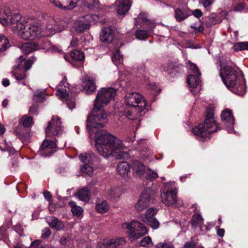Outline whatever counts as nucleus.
<instances>
[{
	"instance_id": "1",
	"label": "nucleus",
	"mask_w": 248,
	"mask_h": 248,
	"mask_svg": "<svg viewBox=\"0 0 248 248\" xmlns=\"http://www.w3.org/2000/svg\"><path fill=\"white\" fill-rule=\"evenodd\" d=\"M116 90L112 87L101 88L94 101L92 114L88 116L87 127L90 134L96 132L97 128L104 126L108 113L102 109L107 106L116 95Z\"/></svg>"
},
{
	"instance_id": "2",
	"label": "nucleus",
	"mask_w": 248,
	"mask_h": 248,
	"mask_svg": "<svg viewBox=\"0 0 248 248\" xmlns=\"http://www.w3.org/2000/svg\"><path fill=\"white\" fill-rule=\"evenodd\" d=\"M95 133V147L101 155L105 158L112 155L118 159L128 158V152L123 151L125 146L121 140L106 131L101 130L99 132L96 130Z\"/></svg>"
},
{
	"instance_id": "3",
	"label": "nucleus",
	"mask_w": 248,
	"mask_h": 248,
	"mask_svg": "<svg viewBox=\"0 0 248 248\" xmlns=\"http://www.w3.org/2000/svg\"><path fill=\"white\" fill-rule=\"evenodd\" d=\"M220 75L224 84L233 93L239 95L244 94L245 81L234 67L229 64L221 66Z\"/></svg>"
},
{
	"instance_id": "4",
	"label": "nucleus",
	"mask_w": 248,
	"mask_h": 248,
	"mask_svg": "<svg viewBox=\"0 0 248 248\" xmlns=\"http://www.w3.org/2000/svg\"><path fill=\"white\" fill-rule=\"evenodd\" d=\"M125 102L128 106L125 110L126 116L129 120H135L134 126L138 128L140 122L139 118L142 115L146 102L141 94L133 92L126 94Z\"/></svg>"
},
{
	"instance_id": "5",
	"label": "nucleus",
	"mask_w": 248,
	"mask_h": 248,
	"mask_svg": "<svg viewBox=\"0 0 248 248\" xmlns=\"http://www.w3.org/2000/svg\"><path fill=\"white\" fill-rule=\"evenodd\" d=\"M14 30L18 36L25 40H34L43 37V31L37 23L31 20L21 19Z\"/></svg>"
},
{
	"instance_id": "6",
	"label": "nucleus",
	"mask_w": 248,
	"mask_h": 248,
	"mask_svg": "<svg viewBox=\"0 0 248 248\" xmlns=\"http://www.w3.org/2000/svg\"><path fill=\"white\" fill-rule=\"evenodd\" d=\"M213 111L212 108H208L204 123L199 124L193 129L194 134L202 138V140L207 137L210 133L217 132L219 128L214 120Z\"/></svg>"
},
{
	"instance_id": "7",
	"label": "nucleus",
	"mask_w": 248,
	"mask_h": 248,
	"mask_svg": "<svg viewBox=\"0 0 248 248\" xmlns=\"http://www.w3.org/2000/svg\"><path fill=\"white\" fill-rule=\"evenodd\" d=\"M174 184V182H172L166 184L165 188L161 193V202L167 206H181L183 202L177 198V189H172L170 187V185Z\"/></svg>"
},
{
	"instance_id": "8",
	"label": "nucleus",
	"mask_w": 248,
	"mask_h": 248,
	"mask_svg": "<svg viewBox=\"0 0 248 248\" xmlns=\"http://www.w3.org/2000/svg\"><path fill=\"white\" fill-rule=\"evenodd\" d=\"M57 90L56 95L62 101H65L68 108L72 110L75 108L76 103L75 99L73 98H68L70 88L67 82V79L64 77L60 82L57 86Z\"/></svg>"
},
{
	"instance_id": "9",
	"label": "nucleus",
	"mask_w": 248,
	"mask_h": 248,
	"mask_svg": "<svg viewBox=\"0 0 248 248\" xmlns=\"http://www.w3.org/2000/svg\"><path fill=\"white\" fill-rule=\"evenodd\" d=\"M122 227L129 230V236L133 239H138L148 232L145 226L138 221H133L129 223H124Z\"/></svg>"
},
{
	"instance_id": "10",
	"label": "nucleus",
	"mask_w": 248,
	"mask_h": 248,
	"mask_svg": "<svg viewBox=\"0 0 248 248\" xmlns=\"http://www.w3.org/2000/svg\"><path fill=\"white\" fill-rule=\"evenodd\" d=\"M21 19V16L19 14L12 15L10 9L8 7L0 9V23L4 26L10 25L14 28Z\"/></svg>"
},
{
	"instance_id": "11",
	"label": "nucleus",
	"mask_w": 248,
	"mask_h": 248,
	"mask_svg": "<svg viewBox=\"0 0 248 248\" xmlns=\"http://www.w3.org/2000/svg\"><path fill=\"white\" fill-rule=\"evenodd\" d=\"M155 192L148 188L145 189L140 197L137 203L135 205V208L139 211L145 209L152 203L155 197Z\"/></svg>"
},
{
	"instance_id": "12",
	"label": "nucleus",
	"mask_w": 248,
	"mask_h": 248,
	"mask_svg": "<svg viewBox=\"0 0 248 248\" xmlns=\"http://www.w3.org/2000/svg\"><path fill=\"white\" fill-rule=\"evenodd\" d=\"M63 132V128L60 119L57 116H52L51 120L48 123L46 128V137H53L58 136Z\"/></svg>"
},
{
	"instance_id": "13",
	"label": "nucleus",
	"mask_w": 248,
	"mask_h": 248,
	"mask_svg": "<svg viewBox=\"0 0 248 248\" xmlns=\"http://www.w3.org/2000/svg\"><path fill=\"white\" fill-rule=\"evenodd\" d=\"M93 16V15H87L79 17L74 24L76 30L79 32H82L88 30L90 27Z\"/></svg>"
},
{
	"instance_id": "14",
	"label": "nucleus",
	"mask_w": 248,
	"mask_h": 248,
	"mask_svg": "<svg viewBox=\"0 0 248 248\" xmlns=\"http://www.w3.org/2000/svg\"><path fill=\"white\" fill-rule=\"evenodd\" d=\"M221 118L228 132H232L233 131L234 118L232 110L229 109L224 110L221 114Z\"/></svg>"
},
{
	"instance_id": "15",
	"label": "nucleus",
	"mask_w": 248,
	"mask_h": 248,
	"mask_svg": "<svg viewBox=\"0 0 248 248\" xmlns=\"http://www.w3.org/2000/svg\"><path fill=\"white\" fill-rule=\"evenodd\" d=\"M57 145L53 141L46 140L42 143L40 148V154L43 156L51 155L56 151Z\"/></svg>"
},
{
	"instance_id": "16",
	"label": "nucleus",
	"mask_w": 248,
	"mask_h": 248,
	"mask_svg": "<svg viewBox=\"0 0 248 248\" xmlns=\"http://www.w3.org/2000/svg\"><path fill=\"white\" fill-rule=\"evenodd\" d=\"M200 76L195 74H190L187 78L186 81L191 89V92L193 94H197L201 90V86L200 84Z\"/></svg>"
},
{
	"instance_id": "17",
	"label": "nucleus",
	"mask_w": 248,
	"mask_h": 248,
	"mask_svg": "<svg viewBox=\"0 0 248 248\" xmlns=\"http://www.w3.org/2000/svg\"><path fill=\"white\" fill-rule=\"evenodd\" d=\"M56 6L64 10L73 9L79 0H50Z\"/></svg>"
},
{
	"instance_id": "18",
	"label": "nucleus",
	"mask_w": 248,
	"mask_h": 248,
	"mask_svg": "<svg viewBox=\"0 0 248 248\" xmlns=\"http://www.w3.org/2000/svg\"><path fill=\"white\" fill-rule=\"evenodd\" d=\"M119 15H124L129 10L131 6L130 0H117L115 3Z\"/></svg>"
},
{
	"instance_id": "19",
	"label": "nucleus",
	"mask_w": 248,
	"mask_h": 248,
	"mask_svg": "<svg viewBox=\"0 0 248 248\" xmlns=\"http://www.w3.org/2000/svg\"><path fill=\"white\" fill-rule=\"evenodd\" d=\"M36 61V58L32 57L28 60H25L23 56H20L16 61L17 65L14 67L15 69L23 68L25 71L29 70L33 62Z\"/></svg>"
},
{
	"instance_id": "20",
	"label": "nucleus",
	"mask_w": 248,
	"mask_h": 248,
	"mask_svg": "<svg viewBox=\"0 0 248 248\" xmlns=\"http://www.w3.org/2000/svg\"><path fill=\"white\" fill-rule=\"evenodd\" d=\"M46 220L48 225L51 228H54L57 230H62L64 227V223L55 217H46Z\"/></svg>"
},
{
	"instance_id": "21",
	"label": "nucleus",
	"mask_w": 248,
	"mask_h": 248,
	"mask_svg": "<svg viewBox=\"0 0 248 248\" xmlns=\"http://www.w3.org/2000/svg\"><path fill=\"white\" fill-rule=\"evenodd\" d=\"M84 90L86 91V93L88 94L93 93L96 88L94 83V79L88 76H86L84 78Z\"/></svg>"
},
{
	"instance_id": "22",
	"label": "nucleus",
	"mask_w": 248,
	"mask_h": 248,
	"mask_svg": "<svg viewBox=\"0 0 248 248\" xmlns=\"http://www.w3.org/2000/svg\"><path fill=\"white\" fill-rule=\"evenodd\" d=\"M113 38V31L111 28L105 27L102 30L100 34L101 41L106 43H109L112 41Z\"/></svg>"
},
{
	"instance_id": "23",
	"label": "nucleus",
	"mask_w": 248,
	"mask_h": 248,
	"mask_svg": "<svg viewBox=\"0 0 248 248\" xmlns=\"http://www.w3.org/2000/svg\"><path fill=\"white\" fill-rule=\"evenodd\" d=\"M124 242L122 238L111 239L104 243L100 248H119Z\"/></svg>"
},
{
	"instance_id": "24",
	"label": "nucleus",
	"mask_w": 248,
	"mask_h": 248,
	"mask_svg": "<svg viewBox=\"0 0 248 248\" xmlns=\"http://www.w3.org/2000/svg\"><path fill=\"white\" fill-rule=\"evenodd\" d=\"M132 168L134 173L138 176L142 175L146 171L145 166L138 160L133 161Z\"/></svg>"
},
{
	"instance_id": "25",
	"label": "nucleus",
	"mask_w": 248,
	"mask_h": 248,
	"mask_svg": "<svg viewBox=\"0 0 248 248\" xmlns=\"http://www.w3.org/2000/svg\"><path fill=\"white\" fill-rule=\"evenodd\" d=\"M138 19L139 20L141 21V23L143 26H147L148 29L147 31L149 32H151L156 26L155 22L153 20H149L146 17H144L142 14L139 15Z\"/></svg>"
},
{
	"instance_id": "26",
	"label": "nucleus",
	"mask_w": 248,
	"mask_h": 248,
	"mask_svg": "<svg viewBox=\"0 0 248 248\" xmlns=\"http://www.w3.org/2000/svg\"><path fill=\"white\" fill-rule=\"evenodd\" d=\"M81 161L84 164H93L96 159V155L93 154L83 153L79 155Z\"/></svg>"
},
{
	"instance_id": "27",
	"label": "nucleus",
	"mask_w": 248,
	"mask_h": 248,
	"mask_svg": "<svg viewBox=\"0 0 248 248\" xmlns=\"http://www.w3.org/2000/svg\"><path fill=\"white\" fill-rule=\"evenodd\" d=\"M191 15V11L186 9H177L175 11V16L177 21H182Z\"/></svg>"
},
{
	"instance_id": "28",
	"label": "nucleus",
	"mask_w": 248,
	"mask_h": 248,
	"mask_svg": "<svg viewBox=\"0 0 248 248\" xmlns=\"http://www.w3.org/2000/svg\"><path fill=\"white\" fill-rule=\"evenodd\" d=\"M82 201L87 202L90 199V191L87 187H83L78 190L75 195Z\"/></svg>"
},
{
	"instance_id": "29",
	"label": "nucleus",
	"mask_w": 248,
	"mask_h": 248,
	"mask_svg": "<svg viewBox=\"0 0 248 248\" xmlns=\"http://www.w3.org/2000/svg\"><path fill=\"white\" fill-rule=\"evenodd\" d=\"M39 48V47L33 42H29L23 44L20 49L24 53L27 54Z\"/></svg>"
},
{
	"instance_id": "30",
	"label": "nucleus",
	"mask_w": 248,
	"mask_h": 248,
	"mask_svg": "<svg viewBox=\"0 0 248 248\" xmlns=\"http://www.w3.org/2000/svg\"><path fill=\"white\" fill-rule=\"evenodd\" d=\"M117 170L122 176L125 177L129 171L130 166L126 162H121L118 164Z\"/></svg>"
},
{
	"instance_id": "31",
	"label": "nucleus",
	"mask_w": 248,
	"mask_h": 248,
	"mask_svg": "<svg viewBox=\"0 0 248 248\" xmlns=\"http://www.w3.org/2000/svg\"><path fill=\"white\" fill-rule=\"evenodd\" d=\"M66 27L67 25L65 24L62 25V28H60V29H56L55 27H47L46 29V30L44 31H43V37L51 36L55 34L57 31L60 32L64 30Z\"/></svg>"
},
{
	"instance_id": "32",
	"label": "nucleus",
	"mask_w": 248,
	"mask_h": 248,
	"mask_svg": "<svg viewBox=\"0 0 248 248\" xmlns=\"http://www.w3.org/2000/svg\"><path fill=\"white\" fill-rule=\"evenodd\" d=\"M69 205L71 207V212L74 216L80 217L82 215L83 209L79 206L76 205L75 202L70 201L69 202Z\"/></svg>"
},
{
	"instance_id": "33",
	"label": "nucleus",
	"mask_w": 248,
	"mask_h": 248,
	"mask_svg": "<svg viewBox=\"0 0 248 248\" xmlns=\"http://www.w3.org/2000/svg\"><path fill=\"white\" fill-rule=\"evenodd\" d=\"M109 208V206L106 201H102L100 202L96 203L95 209L96 211L100 213H105L107 212Z\"/></svg>"
},
{
	"instance_id": "34",
	"label": "nucleus",
	"mask_w": 248,
	"mask_h": 248,
	"mask_svg": "<svg viewBox=\"0 0 248 248\" xmlns=\"http://www.w3.org/2000/svg\"><path fill=\"white\" fill-rule=\"evenodd\" d=\"M112 60L113 63L117 66L123 63V57L120 54L119 50H116L112 56Z\"/></svg>"
},
{
	"instance_id": "35",
	"label": "nucleus",
	"mask_w": 248,
	"mask_h": 248,
	"mask_svg": "<svg viewBox=\"0 0 248 248\" xmlns=\"http://www.w3.org/2000/svg\"><path fill=\"white\" fill-rule=\"evenodd\" d=\"M45 90H40L36 91L34 94L33 100L36 102H43L45 99Z\"/></svg>"
},
{
	"instance_id": "36",
	"label": "nucleus",
	"mask_w": 248,
	"mask_h": 248,
	"mask_svg": "<svg viewBox=\"0 0 248 248\" xmlns=\"http://www.w3.org/2000/svg\"><path fill=\"white\" fill-rule=\"evenodd\" d=\"M157 211L155 209L150 208L148 209L141 217V219L143 221L154 218L153 216L155 215Z\"/></svg>"
},
{
	"instance_id": "37",
	"label": "nucleus",
	"mask_w": 248,
	"mask_h": 248,
	"mask_svg": "<svg viewBox=\"0 0 248 248\" xmlns=\"http://www.w3.org/2000/svg\"><path fill=\"white\" fill-rule=\"evenodd\" d=\"M203 223V219L199 214H194L192 216V227L195 228L197 227L200 226Z\"/></svg>"
},
{
	"instance_id": "38",
	"label": "nucleus",
	"mask_w": 248,
	"mask_h": 248,
	"mask_svg": "<svg viewBox=\"0 0 248 248\" xmlns=\"http://www.w3.org/2000/svg\"><path fill=\"white\" fill-rule=\"evenodd\" d=\"M9 46L8 40L3 35L0 34V52L5 51Z\"/></svg>"
},
{
	"instance_id": "39",
	"label": "nucleus",
	"mask_w": 248,
	"mask_h": 248,
	"mask_svg": "<svg viewBox=\"0 0 248 248\" xmlns=\"http://www.w3.org/2000/svg\"><path fill=\"white\" fill-rule=\"evenodd\" d=\"M71 57L77 61H81L84 59L83 53L80 50H74L70 54Z\"/></svg>"
},
{
	"instance_id": "40",
	"label": "nucleus",
	"mask_w": 248,
	"mask_h": 248,
	"mask_svg": "<svg viewBox=\"0 0 248 248\" xmlns=\"http://www.w3.org/2000/svg\"><path fill=\"white\" fill-rule=\"evenodd\" d=\"M233 49L235 51L242 50H248V42H242L236 43L233 46Z\"/></svg>"
},
{
	"instance_id": "41",
	"label": "nucleus",
	"mask_w": 248,
	"mask_h": 248,
	"mask_svg": "<svg viewBox=\"0 0 248 248\" xmlns=\"http://www.w3.org/2000/svg\"><path fill=\"white\" fill-rule=\"evenodd\" d=\"M24 127H28L31 126L33 123L32 118L31 117L24 116L19 121Z\"/></svg>"
},
{
	"instance_id": "42",
	"label": "nucleus",
	"mask_w": 248,
	"mask_h": 248,
	"mask_svg": "<svg viewBox=\"0 0 248 248\" xmlns=\"http://www.w3.org/2000/svg\"><path fill=\"white\" fill-rule=\"evenodd\" d=\"M149 33L144 30H139L136 31L135 35L139 40H145L148 37Z\"/></svg>"
},
{
	"instance_id": "43",
	"label": "nucleus",
	"mask_w": 248,
	"mask_h": 248,
	"mask_svg": "<svg viewBox=\"0 0 248 248\" xmlns=\"http://www.w3.org/2000/svg\"><path fill=\"white\" fill-rule=\"evenodd\" d=\"M144 222L150 225L154 229H157L159 226V223L155 218H152Z\"/></svg>"
},
{
	"instance_id": "44",
	"label": "nucleus",
	"mask_w": 248,
	"mask_h": 248,
	"mask_svg": "<svg viewBox=\"0 0 248 248\" xmlns=\"http://www.w3.org/2000/svg\"><path fill=\"white\" fill-rule=\"evenodd\" d=\"M158 176V174L155 171L152 170L150 169H148L146 171V177L148 180L153 181L155 178H157Z\"/></svg>"
},
{
	"instance_id": "45",
	"label": "nucleus",
	"mask_w": 248,
	"mask_h": 248,
	"mask_svg": "<svg viewBox=\"0 0 248 248\" xmlns=\"http://www.w3.org/2000/svg\"><path fill=\"white\" fill-rule=\"evenodd\" d=\"M90 165L84 164L81 168V170L89 176H91L93 173V168Z\"/></svg>"
},
{
	"instance_id": "46",
	"label": "nucleus",
	"mask_w": 248,
	"mask_h": 248,
	"mask_svg": "<svg viewBox=\"0 0 248 248\" xmlns=\"http://www.w3.org/2000/svg\"><path fill=\"white\" fill-rule=\"evenodd\" d=\"M86 6L90 9H93L98 5V0H86Z\"/></svg>"
},
{
	"instance_id": "47",
	"label": "nucleus",
	"mask_w": 248,
	"mask_h": 248,
	"mask_svg": "<svg viewBox=\"0 0 248 248\" xmlns=\"http://www.w3.org/2000/svg\"><path fill=\"white\" fill-rule=\"evenodd\" d=\"M187 67L189 68V69L192 70V72L193 74H197L199 76L201 75V73L200 72L197 66L194 64L190 62H188L187 63Z\"/></svg>"
},
{
	"instance_id": "48",
	"label": "nucleus",
	"mask_w": 248,
	"mask_h": 248,
	"mask_svg": "<svg viewBox=\"0 0 248 248\" xmlns=\"http://www.w3.org/2000/svg\"><path fill=\"white\" fill-rule=\"evenodd\" d=\"M140 244L142 247H147L149 246L150 245H152V242L151 238L149 236L145 237L141 240Z\"/></svg>"
},
{
	"instance_id": "49",
	"label": "nucleus",
	"mask_w": 248,
	"mask_h": 248,
	"mask_svg": "<svg viewBox=\"0 0 248 248\" xmlns=\"http://www.w3.org/2000/svg\"><path fill=\"white\" fill-rule=\"evenodd\" d=\"M155 248H174L172 243H160L158 244Z\"/></svg>"
},
{
	"instance_id": "50",
	"label": "nucleus",
	"mask_w": 248,
	"mask_h": 248,
	"mask_svg": "<svg viewBox=\"0 0 248 248\" xmlns=\"http://www.w3.org/2000/svg\"><path fill=\"white\" fill-rule=\"evenodd\" d=\"M51 231L48 228H46L42 231V237L46 238L51 235Z\"/></svg>"
},
{
	"instance_id": "51",
	"label": "nucleus",
	"mask_w": 248,
	"mask_h": 248,
	"mask_svg": "<svg viewBox=\"0 0 248 248\" xmlns=\"http://www.w3.org/2000/svg\"><path fill=\"white\" fill-rule=\"evenodd\" d=\"M13 75L15 77L16 79L17 80H20L23 79H24L26 75L24 73L22 74H17V73H14L13 72H12Z\"/></svg>"
},
{
	"instance_id": "52",
	"label": "nucleus",
	"mask_w": 248,
	"mask_h": 248,
	"mask_svg": "<svg viewBox=\"0 0 248 248\" xmlns=\"http://www.w3.org/2000/svg\"><path fill=\"white\" fill-rule=\"evenodd\" d=\"M149 88L153 91H155L156 92H159L160 89L158 87L156 83H150L149 84Z\"/></svg>"
},
{
	"instance_id": "53",
	"label": "nucleus",
	"mask_w": 248,
	"mask_h": 248,
	"mask_svg": "<svg viewBox=\"0 0 248 248\" xmlns=\"http://www.w3.org/2000/svg\"><path fill=\"white\" fill-rule=\"evenodd\" d=\"M214 1V0H202V3L205 8L211 5Z\"/></svg>"
},
{
	"instance_id": "54",
	"label": "nucleus",
	"mask_w": 248,
	"mask_h": 248,
	"mask_svg": "<svg viewBox=\"0 0 248 248\" xmlns=\"http://www.w3.org/2000/svg\"><path fill=\"white\" fill-rule=\"evenodd\" d=\"M192 13L195 17L198 18L200 17L202 15L201 11L199 9H196L194 10L192 12H191V14Z\"/></svg>"
},
{
	"instance_id": "55",
	"label": "nucleus",
	"mask_w": 248,
	"mask_h": 248,
	"mask_svg": "<svg viewBox=\"0 0 248 248\" xmlns=\"http://www.w3.org/2000/svg\"><path fill=\"white\" fill-rule=\"evenodd\" d=\"M38 109V106L37 105H33L31 106L29 109V111L30 113L32 114H36L37 113Z\"/></svg>"
},
{
	"instance_id": "56",
	"label": "nucleus",
	"mask_w": 248,
	"mask_h": 248,
	"mask_svg": "<svg viewBox=\"0 0 248 248\" xmlns=\"http://www.w3.org/2000/svg\"><path fill=\"white\" fill-rule=\"evenodd\" d=\"M244 8V4L242 3H239L237 5L234 7L235 11H240L243 10Z\"/></svg>"
},
{
	"instance_id": "57",
	"label": "nucleus",
	"mask_w": 248,
	"mask_h": 248,
	"mask_svg": "<svg viewBox=\"0 0 248 248\" xmlns=\"http://www.w3.org/2000/svg\"><path fill=\"white\" fill-rule=\"evenodd\" d=\"M41 243V241L39 240H36L32 242L31 245V248H37Z\"/></svg>"
},
{
	"instance_id": "58",
	"label": "nucleus",
	"mask_w": 248,
	"mask_h": 248,
	"mask_svg": "<svg viewBox=\"0 0 248 248\" xmlns=\"http://www.w3.org/2000/svg\"><path fill=\"white\" fill-rule=\"evenodd\" d=\"M78 40L77 38L73 37L71 42L70 43V46L74 47L77 46Z\"/></svg>"
},
{
	"instance_id": "59",
	"label": "nucleus",
	"mask_w": 248,
	"mask_h": 248,
	"mask_svg": "<svg viewBox=\"0 0 248 248\" xmlns=\"http://www.w3.org/2000/svg\"><path fill=\"white\" fill-rule=\"evenodd\" d=\"M191 27L196 30V31H197L199 32H202L204 30V27L202 25H199L198 27H197L195 25H191Z\"/></svg>"
},
{
	"instance_id": "60",
	"label": "nucleus",
	"mask_w": 248,
	"mask_h": 248,
	"mask_svg": "<svg viewBox=\"0 0 248 248\" xmlns=\"http://www.w3.org/2000/svg\"><path fill=\"white\" fill-rule=\"evenodd\" d=\"M115 194V191L114 189L110 188L108 191V195L110 199L114 198Z\"/></svg>"
},
{
	"instance_id": "61",
	"label": "nucleus",
	"mask_w": 248,
	"mask_h": 248,
	"mask_svg": "<svg viewBox=\"0 0 248 248\" xmlns=\"http://www.w3.org/2000/svg\"><path fill=\"white\" fill-rule=\"evenodd\" d=\"M43 195L45 198L48 201L50 200L51 199V196L50 193L47 191H45L43 192Z\"/></svg>"
},
{
	"instance_id": "62",
	"label": "nucleus",
	"mask_w": 248,
	"mask_h": 248,
	"mask_svg": "<svg viewBox=\"0 0 248 248\" xmlns=\"http://www.w3.org/2000/svg\"><path fill=\"white\" fill-rule=\"evenodd\" d=\"M217 234L220 237H223L224 235L225 231L223 229H217Z\"/></svg>"
},
{
	"instance_id": "63",
	"label": "nucleus",
	"mask_w": 248,
	"mask_h": 248,
	"mask_svg": "<svg viewBox=\"0 0 248 248\" xmlns=\"http://www.w3.org/2000/svg\"><path fill=\"white\" fill-rule=\"evenodd\" d=\"M195 245L193 243L187 242L185 245V248H194Z\"/></svg>"
},
{
	"instance_id": "64",
	"label": "nucleus",
	"mask_w": 248,
	"mask_h": 248,
	"mask_svg": "<svg viewBox=\"0 0 248 248\" xmlns=\"http://www.w3.org/2000/svg\"><path fill=\"white\" fill-rule=\"evenodd\" d=\"M2 84L5 87L8 86L10 84V81L7 78H4L2 81Z\"/></svg>"
}]
</instances>
